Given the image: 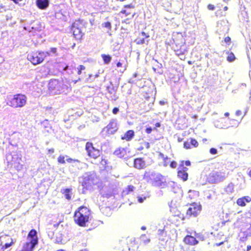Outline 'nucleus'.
<instances>
[{"instance_id":"1","label":"nucleus","mask_w":251,"mask_h":251,"mask_svg":"<svg viewBox=\"0 0 251 251\" xmlns=\"http://www.w3.org/2000/svg\"><path fill=\"white\" fill-rule=\"evenodd\" d=\"M143 179L154 187L164 188L167 185L165 176L159 173L151 170L146 171L144 172Z\"/></svg>"},{"instance_id":"2","label":"nucleus","mask_w":251,"mask_h":251,"mask_svg":"<svg viewBox=\"0 0 251 251\" xmlns=\"http://www.w3.org/2000/svg\"><path fill=\"white\" fill-rule=\"evenodd\" d=\"M91 218V210L86 206H81L75 212L74 220L76 224L85 227Z\"/></svg>"},{"instance_id":"3","label":"nucleus","mask_w":251,"mask_h":251,"mask_svg":"<svg viewBox=\"0 0 251 251\" xmlns=\"http://www.w3.org/2000/svg\"><path fill=\"white\" fill-rule=\"evenodd\" d=\"M49 89L55 94H60L64 89L71 88L69 81L66 79H51L48 85Z\"/></svg>"},{"instance_id":"4","label":"nucleus","mask_w":251,"mask_h":251,"mask_svg":"<svg viewBox=\"0 0 251 251\" xmlns=\"http://www.w3.org/2000/svg\"><path fill=\"white\" fill-rule=\"evenodd\" d=\"M26 102V98L25 95L17 94L7 98L6 104L13 108L23 107Z\"/></svg>"},{"instance_id":"5","label":"nucleus","mask_w":251,"mask_h":251,"mask_svg":"<svg viewBox=\"0 0 251 251\" xmlns=\"http://www.w3.org/2000/svg\"><path fill=\"white\" fill-rule=\"evenodd\" d=\"M49 56V51L35 50L28 54L27 59L32 64L36 65L42 63L45 58Z\"/></svg>"},{"instance_id":"6","label":"nucleus","mask_w":251,"mask_h":251,"mask_svg":"<svg viewBox=\"0 0 251 251\" xmlns=\"http://www.w3.org/2000/svg\"><path fill=\"white\" fill-rule=\"evenodd\" d=\"M84 24L83 20L78 19L73 22L71 25L70 29L76 41H80L82 38L83 34L81 30V25Z\"/></svg>"},{"instance_id":"7","label":"nucleus","mask_w":251,"mask_h":251,"mask_svg":"<svg viewBox=\"0 0 251 251\" xmlns=\"http://www.w3.org/2000/svg\"><path fill=\"white\" fill-rule=\"evenodd\" d=\"M85 150L86 151L87 155L90 159L94 161L96 160L102 154L101 150L95 148L93 144L90 142H86Z\"/></svg>"},{"instance_id":"8","label":"nucleus","mask_w":251,"mask_h":251,"mask_svg":"<svg viewBox=\"0 0 251 251\" xmlns=\"http://www.w3.org/2000/svg\"><path fill=\"white\" fill-rule=\"evenodd\" d=\"M97 176L93 174H88L83 177L81 182V185L83 189L85 190H89L97 184Z\"/></svg>"},{"instance_id":"9","label":"nucleus","mask_w":251,"mask_h":251,"mask_svg":"<svg viewBox=\"0 0 251 251\" xmlns=\"http://www.w3.org/2000/svg\"><path fill=\"white\" fill-rule=\"evenodd\" d=\"M225 178L224 174L221 172L210 173L207 177V181L210 183H217L223 181Z\"/></svg>"},{"instance_id":"10","label":"nucleus","mask_w":251,"mask_h":251,"mask_svg":"<svg viewBox=\"0 0 251 251\" xmlns=\"http://www.w3.org/2000/svg\"><path fill=\"white\" fill-rule=\"evenodd\" d=\"M201 210V206L196 203L190 204L186 212V217L190 218L197 217Z\"/></svg>"},{"instance_id":"11","label":"nucleus","mask_w":251,"mask_h":251,"mask_svg":"<svg viewBox=\"0 0 251 251\" xmlns=\"http://www.w3.org/2000/svg\"><path fill=\"white\" fill-rule=\"evenodd\" d=\"M118 125L115 120H111L108 124L104 128L103 130L105 131L108 135L114 134L118 130Z\"/></svg>"},{"instance_id":"12","label":"nucleus","mask_w":251,"mask_h":251,"mask_svg":"<svg viewBox=\"0 0 251 251\" xmlns=\"http://www.w3.org/2000/svg\"><path fill=\"white\" fill-rule=\"evenodd\" d=\"M141 95L143 103L144 104L150 106L151 104L153 103L154 97L152 92L143 91Z\"/></svg>"},{"instance_id":"13","label":"nucleus","mask_w":251,"mask_h":251,"mask_svg":"<svg viewBox=\"0 0 251 251\" xmlns=\"http://www.w3.org/2000/svg\"><path fill=\"white\" fill-rule=\"evenodd\" d=\"M27 238L29 241L26 242L36 247L38 244V238L37 233L35 229H32L29 231L27 234Z\"/></svg>"},{"instance_id":"14","label":"nucleus","mask_w":251,"mask_h":251,"mask_svg":"<svg viewBox=\"0 0 251 251\" xmlns=\"http://www.w3.org/2000/svg\"><path fill=\"white\" fill-rule=\"evenodd\" d=\"M135 6L132 4H126L124 6V8L121 11L120 13L125 15V17H128V19L133 18L136 14L134 11L131 10Z\"/></svg>"},{"instance_id":"15","label":"nucleus","mask_w":251,"mask_h":251,"mask_svg":"<svg viewBox=\"0 0 251 251\" xmlns=\"http://www.w3.org/2000/svg\"><path fill=\"white\" fill-rule=\"evenodd\" d=\"M148 166L144 157H137L134 159L133 167L138 170H143Z\"/></svg>"},{"instance_id":"16","label":"nucleus","mask_w":251,"mask_h":251,"mask_svg":"<svg viewBox=\"0 0 251 251\" xmlns=\"http://www.w3.org/2000/svg\"><path fill=\"white\" fill-rule=\"evenodd\" d=\"M199 145V143L195 139L190 138L184 142L183 147L186 150H189L193 148H197Z\"/></svg>"},{"instance_id":"17","label":"nucleus","mask_w":251,"mask_h":251,"mask_svg":"<svg viewBox=\"0 0 251 251\" xmlns=\"http://www.w3.org/2000/svg\"><path fill=\"white\" fill-rule=\"evenodd\" d=\"M183 241L185 244L188 246H195L199 243V241L195 237L190 235H186L184 237Z\"/></svg>"},{"instance_id":"18","label":"nucleus","mask_w":251,"mask_h":251,"mask_svg":"<svg viewBox=\"0 0 251 251\" xmlns=\"http://www.w3.org/2000/svg\"><path fill=\"white\" fill-rule=\"evenodd\" d=\"M116 89L113 86L107 87V97L109 100H115L118 99L116 95Z\"/></svg>"},{"instance_id":"19","label":"nucleus","mask_w":251,"mask_h":251,"mask_svg":"<svg viewBox=\"0 0 251 251\" xmlns=\"http://www.w3.org/2000/svg\"><path fill=\"white\" fill-rule=\"evenodd\" d=\"M100 169L102 171H108L112 169L108 160L105 158H101L100 162Z\"/></svg>"},{"instance_id":"20","label":"nucleus","mask_w":251,"mask_h":251,"mask_svg":"<svg viewBox=\"0 0 251 251\" xmlns=\"http://www.w3.org/2000/svg\"><path fill=\"white\" fill-rule=\"evenodd\" d=\"M251 201V198L249 196H244L238 199L236 201L237 204L241 207H244L246 205V203H249Z\"/></svg>"},{"instance_id":"21","label":"nucleus","mask_w":251,"mask_h":251,"mask_svg":"<svg viewBox=\"0 0 251 251\" xmlns=\"http://www.w3.org/2000/svg\"><path fill=\"white\" fill-rule=\"evenodd\" d=\"M114 154L119 158H123L127 155V150L124 148H119L114 151Z\"/></svg>"},{"instance_id":"22","label":"nucleus","mask_w":251,"mask_h":251,"mask_svg":"<svg viewBox=\"0 0 251 251\" xmlns=\"http://www.w3.org/2000/svg\"><path fill=\"white\" fill-rule=\"evenodd\" d=\"M191 162L189 160H182L180 161L179 166L177 168V171H181L182 172H187L188 170V168H187L186 166H191Z\"/></svg>"},{"instance_id":"23","label":"nucleus","mask_w":251,"mask_h":251,"mask_svg":"<svg viewBox=\"0 0 251 251\" xmlns=\"http://www.w3.org/2000/svg\"><path fill=\"white\" fill-rule=\"evenodd\" d=\"M36 4L40 9H46L49 5V0H36Z\"/></svg>"},{"instance_id":"24","label":"nucleus","mask_w":251,"mask_h":251,"mask_svg":"<svg viewBox=\"0 0 251 251\" xmlns=\"http://www.w3.org/2000/svg\"><path fill=\"white\" fill-rule=\"evenodd\" d=\"M134 135L135 133L133 130H128L121 138L122 140L129 141L134 137Z\"/></svg>"},{"instance_id":"25","label":"nucleus","mask_w":251,"mask_h":251,"mask_svg":"<svg viewBox=\"0 0 251 251\" xmlns=\"http://www.w3.org/2000/svg\"><path fill=\"white\" fill-rule=\"evenodd\" d=\"M72 188H66L61 190V192L63 194L65 198L68 200H71L72 199Z\"/></svg>"},{"instance_id":"26","label":"nucleus","mask_w":251,"mask_h":251,"mask_svg":"<svg viewBox=\"0 0 251 251\" xmlns=\"http://www.w3.org/2000/svg\"><path fill=\"white\" fill-rule=\"evenodd\" d=\"M177 176L179 178L181 179L183 181H186L188 179V174L187 172L177 171Z\"/></svg>"},{"instance_id":"27","label":"nucleus","mask_w":251,"mask_h":251,"mask_svg":"<svg viewBox=\"0 0 251 251\" xmlns=\"http://www.w3.org/2000/svg\"><path fill=\"white\" fill-rule=\"evenodd\" d=\"M35 246L26 242L25 243L20 251H33Z\"/></svg>"},{"instance_id":"28","label":"nucleus","mask_w":251,"mask_h":251,"mask_svg":"<svg viewBox=\"0 0 251 251\" xmlns=\"http://www.w3.org/2000/svg\"><path fill=\"white\" fill-rule=\"evenodd\" d=\"M174 50L176 52V54L177 56L182 55L186 51L185 47L183 45L181 46L179 49H178L177 47H176V48L174 47Z\"/></svg>"},{"instance_id":"29","label":"nucleus","mask_w":251,"mask_h":251,"mask_svg":"<svg viewBox=\"0 0 251 251\" xmlns=\"http://www.w3.org/2000/svg\"><path fill=\"white\" fill-rule=\"evenodd\" d=\"M101 57L102 58L103 62L105 64H108L111 60V56L108 54H102Z\"/></svg>"},{"instance_id":"30","label":"nucleus","mask_w":251,"mask_h":251,"mask_svg":"<svg viewBox=\"0 0 251 251\" xmlns=\"http://www.w3.org/2000/svg\"><path fill=\"white\" fill-rule=\"evenodd\" d=\"M225 191L227 194L232 193L234 191V185L232 183H229L226 187L225 188Z\"/></svg>"},{"instance_id":"31","label":"nucleus","mask_w":251,"mask_h":251,"mask_svg":"<svg viewBox=\"0 0 251 251\" xmlns=\"http://www.w3.org/2000/svg\"><path fill=\"white\" fill-rule=\"evenodd\" d=\"M134 187L133 185H128L124 190V192L125 194L127 195L131 192H132L134 191Z\"/></svg>"},{"instance_id":"32","label":"nucleus","mask_w":251,"mask_h":251,"mask_svg":"<svg viewBox=\"0 0 251 251\" xmlns=\"http://www.w3.org/2000/svg\"><path fill=\"white\" fill-rule=\"evenodd\" d=\"M228 55L226 57V59L229 62H232L235 59V56L233 53L229 52L228 53Z\"/></svg>"},{"instance_id":"33","label":"nucleus","mask_w":251,"mask_h":251,"mask_svg":"<svg viewBox=\"0 0 251 251\" xmlns=\"http://www.w3.org/2000/svg\"><path fill=\"white\" fill-rule=\"evenodd\" d=\"M14 244V240L12 238H11V242L10 243H6L4 245H3V247L4 248V250H5L6 249L11 247Z\"/></svg>"},{"instance_id":"34","label":"nucleus","mask_w":251,"mask_h":251,"mask_svg":"<svg viewBox=\"0 0 251 251\" xmlns=\"http://www.w3.org/2000/svg\"><path fill=\"white\" fill-rule=\"evenodd\" d=\"M101 26L102 27L107 28L109 30L111 29V24L109 22H106L102 24Z\"/></svg>"},{"instance_id":"35","label":"nucleus","mask_w":251,"mask_h":251,"mask_svg":"<svg viewBox=\"0 0 251 251\" xmlns=\"http://www.w3.org/2000/svg\"><path fill=\"white\" fill-rule=\"evenodd\" d=\"M57 162L59 164H65V156L63 155H59L57 158Z\"/></svg>"},{"instance_id":"36","label":"nucleus","mask_w":251,"mask_h":251,"mask_svg":"<svg viewBox=\"0 0 251 251\" xmlns=\"http://www.w3.org/2000/svg\"><path fill=\"white\" fill-rule=\"evenodd\" d=\"M77 74L80 75L82 73V71L85 70V67L82 65H79L77 67Z\"/></svg>"},{"instance_id":"37","label":"nucleus","mask_w":251,"mask_h":251,"mask_svg":"<svg viewBox=\"0 0 251 251\" xmlns=\"http://www.w3.org/2000/svg\"><path fill=\"white\" fill-rule=\"evenodd\" d=\"M50 53V55L53 54L54 55H57V48H51L50 50V51H49Z\"/></svg>"},{"instance_id":"38","label":"nucleus","mask_w":251,"mask_h":251,"mask_svg":"<svg viewBox=\"0 0 251 251\" xmlns=\"http://www.w3.org/2000/svg\"><path fill=\"white\" fill-rule=\"evenodd\" d=\"M235 114L237 116L239 117L240 118H242L243 116L245 115V113H244L240 110H237L236 111Z\"/></svg>"},{"instance_id":"39","label":"nucleus","mask_w":251,"mask_h":251,"mask_svg":"<svg viewBox=\"0 0 251 251\" xmlns=\"http://www.w3.org/2000/svg\"><path fill=\"white\" fill-rule=\"evenodd\" d=\"M136 42L137 44H143L145 43V38L138 37L136 39Z\"/></svg>"},{"instance_id":"40","label":"nucleus","mask_w":251,"mask_h":251,"mask_svg":"<svg viewBox=\"0 0 251 251\" xmlns=\"http://www.w3.org/2000/svg\"><path fill=\"white\" fill-rule=\"evenodd\" d=\"M66 160L68 163H75V162L80 163L79 160H78L77 159H72L70 157L67 158Z\"/></svg>"},{"instance_id":"41","label":"nucleus","mask_w":251,"mask_h":251,"mask_svg":"<svg viewBox=\"0 0 251 251\" xmlns=\"http://www.w3.org/2000/svg\"><path fill=\"white\" fill-rule=\"evenodd\" d=\"M170 166L172 169H175L177 167V163L175 161H172L171 162Z\"/></svg>"},{"instance_id":"42","label":"nucleus","mask_w":251,"mask_h":251,"mask_svg":"<svg viewBox=\"0 0 251 251\" xmlns=\"http://www.w3.org/2000/svg\"><path fill=\"white\" fill-rule=\"evenodd\" d=\"M217 17H221L224 16L223 14V11L221 9L217 10L215 13Z\"/></svg>"},{"instance_id":"43","label":"nucleus","mask_w":251,"mask_h":251,"mask_svg":"<svg viewBox=\"0 0 251 251\" xmlns=\"http://www.w3.org/2000/svg\"><path fill=\"white\" fill-rule=\"evenodd\" d=\"M217 150L215 148H211L209 152L212 154H216L217 153Z\"/></svg>"},{"instance_id":"44","label":"nucleus","mask_w":251,"mask_h":251,"mask_svg":"<svg viewBox=\"0 0 251 251\" xmlns=\"http://www.w3.org/2000/svg\"><path fill=\"white\" fill-rule=\"evenodd\" d=\"M231 39L230 37L227 36L224 38V41L226 43H227L228 44L230 42Z\"/></svg>"},{"instance_id":"45","label":"nucleus","mask_w":251,"mask_h":251,"mask_svg":"<svg viewBox=\"0 0 251 251\" xmlns=\"http://www.w3.org/2000/svg\"><path fill=\"white\" fill-rule=\"evenodd\" d=\"M152 128L151 127H149L146 128L145 131L147 133L150 134L151 132Z\"/></svg>"},{"instance_id":"46","label":"nucleus","mask_w":251,"mask_h":251,"mask_svg":"<svg viewBox=\"0 0 251 251\" xmlns=\"http://www.w3.org/2000/svg\"><path fill=\"white\" fill-rule=\"evenodd\" d=\"M207 7H208V9L211 10H213L215 9L214 5L213 4H209L207 5Z\"/></svg>"},{"instance_id":"47","label":"nucleus","mask_w":251,"mask_h":251,"mask_svg":"<svg viewBox=\"0 0 251 251\" xmlns=\"http://www.w3.org/2000/svg\"><path fill=\"white\" fill-rule=\"evenodd\" d=\"M141 34L142 36H143V37H144L145 38H149V35L148 34L146 33V32H145L144 31H142L141 32Z\"/></svg>"},{"instance_id":"48","label":"nucleus","mask_w":251,"mask_h":251,"mask_svg":"<svg viewBox=\"0 0 251 251\" xmlns=\"http://www.w3.org/2000/svg\"><path fill=\"white\" fill-rule=\"evenodd\" d=\"M119 109L117 107H114L112 110V112L114 114H116L119 112Z\"/></svg>"},{"instance_id":"49","label":"nucleus","mask_w":251,"mask_h":251,"mask_svg":"<svg viewBox=\"0 0 251 251\" xmlns=\"http://www.w3.org/2000/svg\"><path fill=\"white\" fill-rule=\"evenodd\" d=\"M168 159V158L167 157L163 158V163H164V166H167L168 165V163L167 162V160Z\"/></svg>"},{"instance_id":"50","label":"nucleus","mask_w":251,"mask_h":251,"mask_svg":"<svg viewBox=\"0 0 251 251\" xmlns=\"http://www.w3.org/2000/svg\"><path fill=\"white\" fill-rule=\"evenodd\" d=\"M224 242H225V241H222V242H221L218 243H216L214 245V246H216V247L219 246L221 245H223L224 243Z\"/></svg>"},{"instance_id":"51","label":"nucleus","mask_w":251,"mask_h":251,"mask_svg":"<svg viewBox=\"0 0 251 251\" xmlns=\"http://www.w3.org/2000/svg\"><path fill=\"white\" fill-rule=\"evenodd\" d=\"M116 66L118 67V68H119V67H123V64L122 63L120 62H118L116 64Z\"/></svg>"},{"instance_id":"52","label":"nucleus","mask_w":251,"mask_h":251,"mask_svg":"<svg viewBox=\"0 0 251 251\" xmlns=\"http://www.w3.org/2000/svg\"><path fill=\"white\" fill-rule=\"evenodd\" d=\"M160 123L159 122H157L155 124V127L154 129H156V127H159L160 126Z\"/></svg>"},{"instance_id":"53","label":"nucleus","mask_w":251,"mask_h":251,"mask_svg":"<svg viewBox=\"0 0 251 251\" xmlns=\"http://www.w3.org/2000/svg\"><path fill=\"white\" fill-rule=\"evenodd\" d=\"M247 175L249 177L251 178V169L248 172Z\"/></svg>"},{"instance_id":"54","label":"nucleus","mask_w":251,"mask_h":251,"mask_svg":"<svg viewBox=\"0 0 251 251\" xmlns=\"http://www.w3.org/2000/svg\"><path fill=\"white\" fill-rule=\"evenodd\" d=\"M250 250H251V246L248 245L247 247V251H250Z\"/></svg>"},{"instance_id":"55","label":"nucleus","mask_w":251,"mask_h":251,"mask_svg":"<svg viewBox=\"0 0 251 251\" xmlns=\"http://www.w3.org/2000/svg\"><path fill=\"white\" fill-rule=\"evenodd\" d=\"M182 140H183V138H181V137H178L177 138V141H178V142H181Z\"/></svg>"},{"instance_id":"56","label":"nucleus","mask_w":251,"mask_h":251,"mask_svg":"<svg viewBox=\"0 0 251 251\" xmlns=\"http://www.w3.org/2000/svg\"><path fill=\"white\" fill-rule=\"evenodd\" d=\"M54 149H49V150H48V151H49V152H51V153H52V152H54Z\"/></svg>"},{"instance_id":"57","label":"nucleus","mask_w":251,"mask_h":251,"mask_svg":"<svg viewBox=\"0 0 251 251\" xmlns=\"http://www.w3.org/2000/svg\"><path fill=\"white\" fill-rule=\"evenodd\" d=\"M137 75H138V73H136H136H134L133 74V75H132L133 77H134V78H135Z\"/></svg>"},{"instance_id":"58","label":"nucleus","mask_w":251,"mask_h":251,"mask_svg":"<svg viewBox=\"0 0 251 251\" xmlns=\"http://www.w3.org/2000/svg\"><path fill=\"white\" fill-rule=\"evenodd\" d=\"M143 148H144L143 147H141L138 148L137 149V150L140 151L142 150L143 149Z\"/></svg>"},{"instance_id":"59","label":"nucleus","mask_w":251,"mask_h":251,"mask_svg":"<svg viewBox=\"0 0 251 251\" xmlns=\"http://www.w3.org/2000/svg\"><path fill=\"white\" fill-rule=\"evenodd\" d=\"M187 63L188 64L191 65L193 64V62L192 61L189 60V61H188Z\"/></svg>"},{"instance_id":"60","label":"nucleus","mask_w":251,"mask_h":251,"mask_svg":"<svg viewBox=\"0 0 251 251\" xmlns=\"http://www.w3.org/2000/svg\"><path fill=\"white\" fill-rule=\"evenodd\" d=\"M229 115V113L228 112H226L225 113V116L226 117H228Z\"/></svg>"},{"instance_id":"61","label":"nucleus","mask_w":251,"mask_h":251,"mask_svg":"<svg viewBox=\"0 0 251 251\" xmlns=\"http://www.w3.org/2000/svg\"><path fill=\"white\" fill-rule=\"evenodd\" d=\"M126 66L125 65L124 67V69H123L122 72H124L126 70Z\"/></svg>"},{"instance_id":"62","label":"nucleus","mask_w":251,"mask_h":251,"mask_svg":"<svg viewBox=\"0 0 251 251\" xmlns=\"http://www.w3.org/2000/svg\"><path fill=\"white\" fill-rule=\"evenodd\" d=\"M227 9H228V7H227V6H225V7H224V10L225 11H226V10H227Z\"/></svg>"},{"instance_id":"63","label":"nucleus","mask_w":251,"mask_h":251,"mask_svg":"<svg viewBox=\"0 0 251 251\" xmlns=\"http://www.w3.org/2000/svg\"><path fill=\"white\" fill-rule=\"evenodd\" d=\"M138 201H139L140 202H143V200H142V198H139V199H138Z\"/></svg>"},{"instance_id":"64","label":"nucleus","mask_w":251,"mask_h":251,"mask_svg":"<svg viewBox=\"0 0 251 251\" xmlns=\"http://www.w3.org/2000/svg\"><path fill=\"white\" fill-rule=\"evenodd\" d=\"M197 117H198V116H197V115H193V116H192V118H195V119H197Z\"/></svg>"}]
</instances>
